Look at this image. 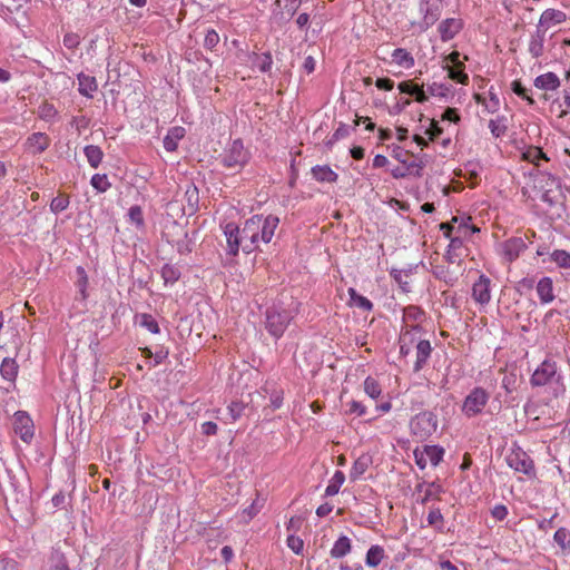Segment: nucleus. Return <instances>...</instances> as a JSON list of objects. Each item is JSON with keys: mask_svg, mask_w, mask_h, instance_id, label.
Wrapping results in <instances>:
<instances>
[{"mask_svg": "<svg viewBox=\"0 0 570 570\" xmlns=\"http://www.w3.org/2000/svg\"><path fill=\"white\" fill-rule=\"evenodd\" d=\"M220 161L227 169L239 170L243 168L248 161V155L244 149L242 140H234Z\"/></svg>", "mask_w": 570, "mask_h": 570, "instance_id": "423d86ee", "label": "nucleus"}, {"mask_svg": "<svg viewBox=\"0 0 570 570\" xmlns=\"http://www.w3.org/2000/svg\"><path fill=\"white\" fill-rule=\"evenodd\" d=\"M128 217L137 227L144 226V215L139 206H131L128 210Z\"/></svg>", "mask_w": 570, "mask_h": 570, "instance_id": "09e8293b", "label": "nucleus"}, {"mask_svg": "<svg viewBox=\"0 0 570 570\" xmlns=\"http://www.w3.org/2000/svg\"><path fill=\"white\" fill-rule=\"evenodd\" d=\"M350 134V128L345 124H340L338 128L334 131L332 137L326 142L327 146H332L337 140L347 137Z\"/></svg>", "mask_w": 570, "mask_h": 570, "instance_id": "603ef678", "label": "nucleus"}, {"mask_svg": "<svg viewBox=\"0 0 570 570\" xmlns=\"http://www.w3.org/2000/svg\"><path fill=\"white\" fill-rule=\"evenodd\" d=\"M161 277L164 278L166 284H173L179 279L180 272L177 267L166 264L161 268Z\"/></svg>", "mask_w": 570, "mask_h": 570, "instance_id": "58836bf2", "label": "nucleus"}, {"mask_svg": "<svg viewBox=\"0 0 570 570\" xmlns=\"http://www.w3.org/2000/svg\"><path fill=\"white\" fill-rule=\"evenodd\" d=\"M63 45L69 49L76 48L79 45V36L76 33H67L63 37Z\"/></svg>", "mask_w": 570, "mask_h": 570, "instance_id": "0e129e2a", "label": "nucleus"}, {"mask_svg": "<svg viewBox=\"0 0 570 570\" xmlns=\"http://www.w3.org/2000/svg\"><path fill=\"white\" fill-rule=\"evenodd\" d=\"M43 570H70L63 553L53 550L45 564Z\"/></svg>", "mask_w": 570, "mask_h": 570, "instance_id": "a878e982", "label": "nucleus"}, {"mask_svg": "<svg viewBox=\"0 0 570 570\" xmlns=\"http://www.w3.org/2000/svg\"><path fill=\"white\" fill-rule=\"evenodd\" d=\"M14 431L24 442L33 436L31 419L27 413L19 411L14 414Z\"/></svg>", "mask_w": 570, "mask_h": 570, "instance_id": "ddd939ff", "label": "nucleus"}, {"mask_svg": "<svg viewBox=\"0 0 570 570\" xmlns=\"http://www.w3.org/2000/svg\"><path fill=\"white\" fill-rule=\"evenodd\" d=\"M351 540L346 535H341L332 547L330 553L332 558L340 559L351 551Z\"/></svg>", "mask_w": 570, "mask_h": 570, "instance_id": "cd10ccee", "label": "nucleus"}, {"mask_svg": "<svg viewBox=\"0 0 570 570\" xmlns=\"http://www.w3.org/2000/svg\"><path fill=\"white\" fill-rule=\"evenodd\" d=\"M462 21L455 18L443 20L439 26V32L443 41L453 39L462 29Z\"/></svg>", "mask_w": 570, "mask_h": 570, "instance_id": "dca6fc26", "label": "nucleus"}, {"mask_svg": "<svg viewBox=\"0 0 570 570\" xmlns=\"http://www.w3.org/2000/svg\"><path fill=\"white\" fill-rule=\"evenodd\" d=\"M78 82H79V92L88 98L92 97V94L97 90L98 85L95 77L79 73L78 75Z\"/></svg>", "mask_w": 570, "mask_h": 570, "instance_id": "393cba45", "label": "nucleus"}, {"mask_svg": "<svg viewBox=\"0 0 570 570\" xmlns=\"http://www.w3.org/2000/svg\"><path fill=\"white\" fill-rule=\"evenodd\" d=\"M502 253L509 262H513L525 249V243L520 237L505 240L502 245Z\"/></svg>", "mask_w": 570, "mask_h": 570, "instance_id": "2eb2a0df", "label": "nucleus"}, {"mask_svg": "<svg viewBox=\"0 0 570 570\" xmlns=\"http://www.w3.org/2000/svg\"><path fill=\"white\" fill-rule=\"evenodd\" d=\"M534 86L542 90H556L560 86V80L556 73L547 72L534 79Z\"/></svg>", "mask_w": 570, "mask_h": 570, "instance_id": "5701e85b", "label": "nucleus"}, {"mask_svg": "<svg viewBox=\"0 0 570 570\" xmlns=\"http://www.w3.org/2000/svg\"><path fill=\"white\" fill-rule=\"evenodd\" d=\"M551 261L561 268H570V254L563 249H556L551 254Z\"/></svg>", "mask_w": 570, "mask_h": 570, "instance_id": "ea45409f", "label": "nucleus"}, {"mask_svg": "<svg viewBox=\"0 0 570 570\" xmlns=\"http://www.w3.org/2000/svg\"><path fill=\"white\" fill-rule=\"evenodd\" d=\"M425 166V163L422 160V158H419L416 160H413L407 165V167H396L392 169L391 174L394 178H404L407 175H414L420 177L421 170Z\"/></svg>", "mask_w": 570, "mask_h": 570, "instance_id": "a211bd4d", "label": "nucleus"}, {"mask_svg": "<svg viewBox=\"0 0 570 570\" xmlns=\"http://www.w3.org/2000/svg\"><path fill=\"white\" fill-rule=\"evenodd\" d=\"M313 178L321 183H335L338 175L328 166H315L312 168Z\"/></svg>", "mask_w": 570, "mask_h": 570, "instance_id": "bb28decb", "label": "nucleus"}, {"mask_svg": "<svg viewBox=\"0 0 570 570\" xmlns=\"http://www.w3.org/2000/svg\"><path fill=\"white\" fill-rule=\"evenodd\" d=\"M257 227L254 226L252 219L245 220L244 226L239 228L234 223H228L224 227V234L227 242V252L230 255H237L242 248L245 253H252L258 249V242L256 239Z\"/></svg>", "mask_w": 570, "mask_h": 570, "instance_id": "f03ea898", "label": "nucleus"}, {"mask_svg": "<svg viewBox=\"0 0 570 570\" xmlns=\"http://www.w3.org/2000/svg\"><path fill=\"white\" fill-rule=\"evenodd\" d=\"M364 392L372 399H377L381 395V386L379 382L372 377L367 376L364 381Z\"/></svg>", "mask_w": 570, "mask_h": 570, "instance_id": "e433bc0d", "label": "nucleus"}, {"mask_svg": "<svg viewBox=\"0 0 570 570\" xmlns=\"http://www.w3.org/2000/svg\"><path fill=\"white\" fill-rule=\"evenodd\" d=\"M140 325L147 328L150 333H159V326L157 321L149 314H142Z\"/></svg>", "mask_w": 570, "mask_h": 570, "instance_id": "8fccbe9b", "label": "nucleus"}, {"mask_svg": "<svg viewBox=\"0 0 570 570\" xmlns=\"http://www.w3.org/2000/svg\"><path fill=\"white\" fill-rule=\"evenodd\" d=\"M77 273L79 275V279L77 282V286L79 288V293L81 295V298L86 299V297H87L86 289H87V285H88V277H87V274H86V272H85V269L82 267H78L77 268Z\"/></svg>", "mask_w": 570, "mask_h": 570, "instance_id": "3c124183", "label": "nucleus"}, {"mask_svg": "<svg viewBox=\"0 0 570 570\" xmlns=\"http://www.w3.org/2000/svg\"><path fill=\"white\" fill-rule=\"evenodd\" d=\"M420 331H421V327L419 324L411 325V326L405 325L402 328L399 342H403V344H406L409 346H412L414 344L416 345V342L419 341L416 337V334L420 333Z\"/></svg>", "mask_w": 570, "mask_h": 570, "instance_id": "c85d7f7f", "label": "nucleus"}, {"mask_svg": "<svg viewBox=\"0 0 570 570\" xmlns=\"http://www.w3.org/2000/svg\"><path fill=\"white\" fill-rule=\"evenodd\" d=\"M442 492V488L435 483L429 484L425 490V494L422 499V503L428 502L432 498H436Z\"/></svg>", "mask_w": 570, "mask_h": 570, "instance_id": "13d9d810", "label": "nucleus"}, {"mask_svg": "<svg viewBox=\"0 0 570 570\" xmlns=\"http://www.w3.org/2000/svg\"><path fill=\"white\" fill-rule=\"evenodd\" d=\"M544 38L546 32L544 30L538 29L537 31L531 36L530 42H529V52L533 58H539L543 55L544 50Z\"/></svg>", "mask_w": 570, "mask_h": 570, "instance_id": "4be33fe9", "label": "nucleus"}, {"mask_svg": "<svg viewBox=\"0 0 570 570\" xmlns=\"http://www.w3.org/2000/svg\"><path fill=\"white\" fill-rule=\"evenodd\" d=\"M18 364L14 358L6 357L3 358L0 366V374L3 380L13 383L18 375Z\"/></svg>", "mask_w": 570, "mask_h": 570, "instance_id": "b1692460", "label": "nucleus"}, {"mask_svg": "<svg viewBox=\"0 0 570 570\" xmlns=\"http://www.w3.org/2000/svg\"><path fill=\"white\" fill-rule=\"evenodd\" d=\"M490 400V394L480 386L472 389L465 396L462 404V413L466 417L480 414Z\"/></svg>", "mask_w": 570, "mask_h": 570, "instance_id": "20e7f679", "label": "nucleus"}, {"mask_svg": "<svg viewBox=\"0 0 570 570\" xmlns=\"http://www.w3.org/2000/svg\"><path fill=\"white\" fill-rule=\"evenodd\" d=\"M434 274L439 279L443 281L449 286H453L458 281V274L450 271L449 267L445 268L443 266H438Z\"/></svg>", "mask_w": 570, "mask_h": 570, "instance_id": "c9c22d12", "label": "nucleus"}, {"mask_svg": "<svg viewBox=\"0 0 570 570\" xmlns=\"http://www.w3.org/2000/svg\"><path fill=\"white\" fill-rule=\"evenodd\" d=\"M69 205V198L67 196L55 197L50 203V209L52 213L58 214L63 212Z\"/></svg>", "mask_w": 570, "mask_h": 570, "instance_id": "49530a36", "label": "nucleus"}, {"mask_svg": "<svg viewBox=\"0 0 570 570\" xmlns=\"http://www.w3.org/2000/svg\"><path fill=\"white\" fill-rule=\"evenodd\" d=\"M392 60L396 65L406 69L414 66V58L411 56L410 52L402 48L394 49V51L392 52Z\"/></svg>", "mask_w": 570, "mask_h": 570, "instance_id": "c756f323", "label": "nucleus"}, {"mask_svg": "<svg viewBox=\"0 0 570 570\" xmlns=\"http://www.w3.org/2000/svg\"><path fill=\"white\" fill-rule=\"evenodd\" d=\"M460 52L452 51L449 56L445 57V61L451 63V67L464 68V63L460 60Z\"/></svg>", "mask_w": 570, "mask_h": 570, "instance_id": "e2e57ef3", "label": "nucleus"}, {"mask_svg": "<svg viewBox=\"0 0 570 570\" xmlns=\"http://www.w3.org/2000/svg\"><path fill=\"white\" fill-rule=\"evenodd\" d=\"M83 153L91 167L97 168L100 165L104 157V153L100 147L89 145L85 147Z\"/></svg>", "mask_w": 570, "mask_h": 570, "instance_id": "2f4dec72", "label": "nucleus"}, {"mask_svg": "<svg viewBox=\"0 0 570 570\" xmlns=\"http://www.w3.org/2000/svg\"><path fill=\"white\" fill-rule=\"evenodd\" d=\"M50 145V138L43 132H33L30 135L26 142L24 148L32 155L43 153Z\"/></svg>", "mask_w": 570, "mask_h": 570, "instance_id": "f8f14e48", "label": "nucleus"}, {"mask_svg": "<svg viewBox=\"0 0 570 570\" xmlns=\"http://www.w3.org/2000/svg\"><path fill=\"white\" fill-rule=\"evenodd\" d=\"M348 412L350 413H355V414L361 416V415L365 414L366 407L361 402L352 401L348 404Z\"/></svg>", "mask_w": 570, "mask_h": 570, "instance_id": "338daca9", "label": "nucleus"}, {"mask_svg": "<svg viewBox=\"0 0 570 570\" xmlns=\"http://www.w3.org/2000/svg\"><path fill=\"white\" fill-rule=\"evenodd\" d=\"M0 570H20V566L13 558L0 557Z\"/></svg>", "mask_w": 570, "mask_h": 570, "instance_id": "4d7b16f0", "label": "nucleus"}, {"mask_svg": "<svg viewBox=\"0 0 570 570\" xmlns=\"http://www.w3.org/2000/svg\"><path fill=\"white\" fill-rule=\"evenodd\" d=\"M416 348V361L414 363V372H420L423 366L426 364L431 352V343L428 340H419L415 345Z\"/></svg>", "mask_w": 570, "mask_h": 570, "instance_id": "f3484780", "label": "nucleus"}, {"mask_svg": "<svg viewBox=\"0 0 570 570\" xmlns=\"http://www.w3.org/2000/svg\"><path fill=\"white\" fill-rule=\"evenodd\" d=\"M345 481V475L342 471H336L325 489V495L332 497L338 493L341 485Z\"/></svg>", "mask_w": 570, "mask_h": 570, "instance_id": "f704fd0d", "label": "nucleus"}, {"mask_svg": "<svg viewBox=\"0 0 570 570\" xmlns=\"http://www.w3.org/2000/svg\"><path fill=\"white\" fill-rule=\"evenodd\" d=\"M397 87L401 92L413 96L414 91H417L419 85L413 83L412 81H402Z\"/></svg>", "mask_w": 570, "mask_h": 570, "instance_id": "052dcab7", "label": "nucleus"}, {"mask_svg": "<svg viewBox=\"0 0 570 570\" xmlns=\"http://www.w3.org/2000/svg\"><path fill=\"white\" fill-rule=\"evenodd\" d=\"M448 69V72H449V78L459 82V83H462V85H466L468 81H469V77L468 75L463 71L464 68H456V67H450L449 65H446L445 67Z\"/></svg>", "mask_w": 570, "mask_h": 570, "instance_id": "79ce46f5", "label": "nucleus"}, {"mask_svg": "<svg viewBox=\"0 0 570 570\" xmlns=\"http://www.w3.org/2000/svg\"><path fill=\"white\" fill-rule=\"evenodd\" d=\"M507 462L510 468H512L517 472L524 473L527 475H530L533 473L534 465L533 461L530 459V456L523 452L522 450L513 451L511 454L508 455Z\"/></svg>", "mask_w": 570, "mask_h": 570, "instance_id": "9d476101", "label": "nucleus"}, {"mask_svg": "<svg viewBox=\"0 0 570 570\" xmlns=\"http://www.w3.org/2000/svg\"><path fill=\"white\" fill-rule=\"evenodd\" d=\"M165 237L168 243L176 247L180 255H185L191 252V243L188 239V234L181 225L173 223Z\"/></svg>", "mask_w": 570, "mask_h": 570, "instance_id": "6e6552de", "label": "nucleus"}, {"mask_svg": "<svg viewBox=\"0 0 570 570\" xmlns=\"http://www.w3.org/2000/svg\"><path fill=\"white\" fill-rule=\"evenodd\" d=\"M489 128L494 137H501L507 130V126L502 124L501 119H491Z\"/></svg>", "mask_w": 570, "mask_h": 570, "instance_id": "5fc2aeb1", "label": "nucleus"}, {"mask_svg": "<svg viewBox=\"0 0 570 570\" xmlns=\"http://www.w3.org/2000/svg\"><path fill=\"white\" fill-rule=\"evenodd\" d=\"M553 539L561 549L570 548V532L566 528H559Z\"/></svg>", "mask_w": 570, "mask_h": 570, "instance_id": "37998d69", "label": "nucleus"}, {"mask_svg": "<svg viewBox=\"0 0 570 570\" xmlns=\"http://www.w3.org/2000/svg\"><path fill=\"white\" fill-rule=\"evenodd\" d=\"M491 514L494 519L502 521L508 515V509L503 504H498L491 510Z\"/></svg>", "mask_w": 570, "mask_h": 570, "instance_id": "680f3d73", "label": "nucleus"}, {"mask_svg": "<svg viewBox=\"0 0 570 570\" xmlns=\"http://www.w3.org/2000/svg\"><path fill=\"white\" fill-rule=\"evenodd\" d=\"M512 90L515 95H518L519 97H521L522 99H525L527 101H529V104L533 105L534 104V100L528 96L527 94V88H524L522 86V83L518 80H514L512 82Z\"/></svg>", "mask_w": 570, "mask_h": 570, "instance_id": "6e6d98bb", "label": "nucleus"}, {"mask_svg": "<svg viewBox=\"0 0 570 570\" xmlns=\"http://www.w3.org/2000/svg\"><path fill=\"white\" fill-rule=\"evenodd\" d=\"M384 556H385V552L381 546H379V544L372 546L367 550L365 563L368 567L375 568L382 562Z\"/></svg>", "mask_w": 570, "mask_h": 570, "instance_id": "7c9ffc66", "label": "nucleus"}, {"mask_svg": "<svg viewBox=\"0 0 570 570\" xmlns=\"http://www.w3.org/2000/svg\"><path fill=\"white\" fill-rule=\"evenodd\" d=\"M375 86L381 90L390 91L394 87V81L390 78H379L375 81Z\"/></svg>", "mask_w": 570, "mask_h": 570, "instance_id": "69168bd1", "label": "nucleus"}, {"mask_svg": "<svg viewBox=\"0 0 570 570\" xmlns=\"http://www.w3.org/2000/svg\"><path fill=\"white\" fill-rule=\"evenodd\" d=\"M372 464V458L368 454H362L358 456L350 471V479L356 481L365 473L368 466Z\"/></svg>", "mask_w": 570, "mask_h": 570, "instance_id": "412c9836", "label": "nucleus"}, {"mask_svg": "<svg viewBox=\"0 0 570 570\" xmlns=\"http://www.w3.org/2000/svg\"><path fill=\"white\" fill-rule=\"evenodd\" d=\"M254 226L257 227L256 230V239L258 242V246L261 243L268 244L273 236L275 235V230L278 227L279 219L277 216L268 215H254L250 217Z\"/></svg>", "mask_w": 570, "mask_h": 570, "instance_id": "39448f33", "label": "nucleus"}, {"mask_svg": "<svg viewBox=\"0 0 570 570\" xmlns=\"http://www.w3.org/2000/svg\"><path fill=\"white\" fill-rule=\"evenodd\" d=\"M347 294L350 296L347 302L350 307H356L364 312H371L373 309V303L365 296L358 294L355 288L350 287Z\"/></svg>", "mask_w": 570, "mask_h": 570, "instance_id": "aec40b11", "label": "nucleus"}, {"mask_svg": "<svg viewBox=\"0 0 570 570\" xmlns=\"http://www.w3.org/2000/svg\"><path fill=\"white\" fill-rule=\"evenodd\" d=\"M443 455L444 450L436 445H426L422 452L414 451L415 462L421 469H424L428 462L436 466L442 461Z\"/></svg>", "mask_w": 570, "mask_h": 570, "instance_id": "1a4fd4ad", "label": "nucleus"}, {"mask_svg": "<svg viewBox=\"0 0 570 570\" xmlns=\"http://www.w3.org/2000/svg\"><path fill=\"white\" fill-rule=\"evenodd\" d=\"M523 159L538 165L539 160L547 159L546 154L538 147H530L523 153Z\"/></svg>", "mask_w": 570, "mask_h": 570, "instance_id": "c03bdc74", "label": "nucleus"}, {"mask_svg": "<svg viewBox=\"0 0 570 570\" xmlns=\"http://www.w3.org/2000/svg\"><path fill=\"white\" fill-rule=\"evenodd\" d=\"M287 547L296 554H302L304 541L295 534H289L286 540Z\"/></svg>", "mask_w": 570, "mask_h": 570, "instance_id": "de8ad7c7", "label": "nucleus"}, {"mask_svg": "<svg viewBox=\"0 0 570 570\" xmlns=\"http://www.w3.org/2000/svg\"><path fill=\"white\" fill-rule=\"evenodd\" d=\"M90 183L92 187L100 193L106 191L110 187L106 175L96 174L91 177Z\"/></svg>", "mask_w": 570, "mask_h": 570, "instance_id": "a18cd8bd", "label": "nucleus"}, {"mask_svg": "<svg viewBox=\"0 0 570 570\" xmlns=\"http://www.w3.org/2000/svg\"><path fill=\"white\" fill-rule=\"evenodd\" d=\"M299 302L294 297H283L265 312V328L275 340L281 338L298 313Z\"/></svg>", "mask_w": 570, "mask_h": 570, "instance_id": "f257e3e1", "label": "nucleus"}, {"mask_svg": "<svg viewBox=\"0 0 570 570\" xmlns=\"http://www.w3.org/2000/svg\"><path fill=\"white\" fill-rule=\"evenodd\" d=\"M566 20L567 14L563 11L557 9H547L542 12L537 28L544 30L546 32L552 26L560 24Z\"/></svg>", "mask_w": 570, "mask_h": 570, "instance_id": "9b49d317", "label": "nucleus"}, {"mask_svg": "<svg viewBox=\"0 0 570 570\" xmlns=\"http://www.w3.org/2000/svg\"><path fill=\"white\" fill-rule=\"evenodd\" d=\"M537 293L542 304L551 303L554 299L552 279L550 277H542L538 282Z\"/></svg>", "mask_w": 570, "mask_h": 570, "instance_id": "6ab92c4d", "label": "nucleus"}, {"mask_svg": "<svg viewBox=\"0 0 570 570\" xmlns=\"http://www.w3.org/2000/svg\"><path fill=\"white\" fill-rule=\"evenodd\" d=\"M438 416L431 411H423L414 415L410 421L412 436L419 441H426L438 430Z\"/></svg>", "mask_w": 570, "mask_h": 570, "instance_id": "7ed1b4c3", "label": "nucleus"}, {"mask_svg": "<svg viewBox=\"0 0 570 570\" xmlns=\"http://www.w3.org/2000/svg\"><path fill=\"white\" fill-rule=\"evenodd\" d=\"M423 316H424V312L420 307L414 306V305H410V306L405 307L404 312H403V321L404 322H409V321L421 322Z\"/></svg>", "mask_w": 570, "mask_h": 570, "instance_id": "a19ab883", "label": "nucleus"}, {"mask_svg": "<svg viewBox=\"0 0 570 570\" xmlns=\"http://www.w3.org/2000/svg\"><path fill=\"white\" fill-rule=\"evenodd\" d=\"M253 63L258 68L261 72H268L272 69L273 58L271 52H264L262 55H254Z\"/></svg>", "mask_w": 570, "mask_h": 570, "instance_id": "473e14b6", "label": "nucleus"}, {"mask_svg": "<svg viewBox=\"0 0 570 570\" xmlns=\"http://www.w3.org/2000/svg\"><path fill=\"white\" fill-rule=\"evenodd\" d=\"M218 42L219 35L214 29H209L205 35L204 47L212 50L218 45Z\"/></svg>", "mask_w": 570, "mask_h": 570, "instance_id": "864d4df0", "label": "nucleus"}, {"mask_svg": "<svg viewBox=\"0 0 570 570\" xmlns=\"http://www.w3.org/2000/svg\"><path fill=\"white\" fill-rule=\"evenodd\" d=\"M472 296L475 302L482 305L490 302V279L488 277L481 275L479 281L473 284Z\"/></svg>", "mask_w": 570, "mask_h": 570, "instance_id": "4468645a", "label": "nucleus"}, {"mask_svg": "<svg viewBox=\"0 0 570 570\" xmlns=\"http://www.w3.org/2000/svg\"><path fill=\"white\" fill-rule=\"evenodd\" d=\"M244 411V405L240 402H232L228 406V412L233 419V421H236L240 417L242 413Z\"/></svg>", "mask_w": 570, "mask_h": 570, "instance_id": "bf43d9fd", "label": "nucleus"}, {"mask_svg": "<svg viewBox=\"0 0 570 570\" xmlns=\"http://www.w3.org/2000/svg\"><path fill=\"white\" fill-rule=\"evenodd\" d=\"M391 276L393 279L401 286L403 292H410V283L407 278L410 277V273L402 269H392Z\"/></svg>", "mask_w": 570, "mask_h": 570, "instance_id": "4c0bfd02", "label": "nucleus"}, {"mask_svg": "<svg viewBox=\"0 0 570 570\" xmlns=\"http://www.w3.org/2000/svg\"><path fill=\"white\" fill-rule=\"evenodd\" d=\"M446 90L448 88H445L443 85H439L435 82L428 87V92L431 96H445Z\"/></svg>", "mask_w": 570, "mask_h": 570, "instance_id": "774afa93", "label": "nucleus"}, {"mask_svg": "<svg viewBox=\"0 0 570 570\" xmlns=\"http://www.w3.org/2000/svg\"><path fill=\"white\" fill-rule=\"evenodd\" d=\"M560 375L557 372V364L551 360H544L533 372L530 382L532 386H544L558 382Z\"/></svg>", "mask_w": 570, "mask_h": 570, "instance_id": "0eeeda50", "label": "nucleus"}, {"mask_svg": "<svg viewBox=\"0 0 570 570\" xmlns=\"http://www.w3.org/2000/svg\"><path fill=\"white\" fill-rule=\"evenodd\" d=\"M428 524L433 527L436 531L443 532L444 518L439 508H432L426 518Z\"/></svg>", "mask_w": 570, "mask_h": 570, "instance_id": "72a5a7b5", "label": "nucleus"}]
</instances>
